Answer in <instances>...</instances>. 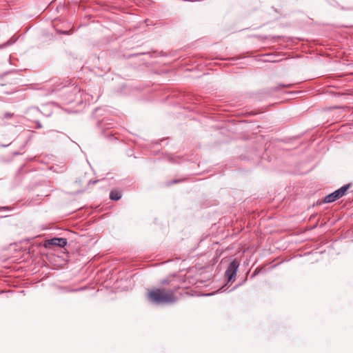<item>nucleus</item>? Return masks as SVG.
<instances>
[{"label": "nucleus", "mask_w": 353, "mask_h": 353, "mask_svg": "<svg viewBox=\"0 0 353 353\" xmlns=\"http://www.w3.org/2000/svg\"><path fill=\"white\" fill-rule=\"evenodd\" d=\"M47 245H55V246H59L60 248H63L67 245V239L65 238L54 237V238L48 240L46 246H47Z\"/></svg>", "instance_id": "nucleus-4"}, {"label": "nucleus", "mask_w": 353, "mask_h": 353, "mask_svg": "<svg viewBox=\"0 0 353 353\" xmlns=\"http://www.w3.org/2000/svg\"><path fill=\"white\" fill-rule=\"evenodd\" d=\"M12 116H13V114L10 113V112H6V113H5V114H3V119H10V118H11Z\"/></svg>", "instance_id": "nucleus-6"}, {"label": "nucleus", "mask_w": 353, "mask_h": 353, "mask_svg": "<svg viewBox=\"0 0 353 353\" xmlns=\"http://www.w3.org/2000/svg\"><path fill=\"white\" fill-rule=\"evenodd\" d=\"M1 209H6V210H8V207H3V208H0V210H1Z\"/></svg>", "instance_id": "nucleus-8"}, {"label": "nucleus", "mask_w": 353, "mask_h": 353, "mask_svg": "<svg viewBox=\"0 0 353 353\" xmlns=\"http://www.w3.org/2000/svg\"><path fill=\"white\" fill-rule=\"evenodd\" d=\"M121 194L119 191L113 190L110 194V199L114 201H118L121 199Z\"/></svg>", "instance_id": "nucleus-5"}, {"label": "nucleus", "mask_w": 353, "mask_h": 353, "mask_svg": "<svg viewBox=\"0 0 353 353\" xmlns=\"http://www.w3.org/2000/svg\"><path fill=\"white\" fill-rule=\"evenodd\" d=\"M38 128H41V125L39 123H38Z\"/></svg>", "instance_id": "nucleus-9"}, {"label": "nucleus", "mask_w": 353, "mask_h": 353, "mask_svg": "<svg viewBox=\"0 0 353 353\" xmlns=\"http://www.w3.org/2000/svg\"><path fill=\"white\" fill-rule=\"evenodd\" d=\"M60 33L61 34H68V32H67V31H61Z\"/></svg>", "instance_id": "nucleus-7"}, {"label": "nucleus", "mask_w": 353, "mask_h": 353, "mask_svg": "<svg viewBox=\"0 0 353 353\" xmlns=\"http://www.w3.org/2000/svg\"><path fill=\"white\" fill-rule=\"evenodd\" d=\"M239 263L236 259H234L231 263L229 264L225 275L228 278V281H232L236 277V271L239 268Z\"/></svg>", "instance_id": "nucleus-3"}, {"label": "nucleus", "mask_w": 353, "mask_h": 353, "mask_svg": "<svg viewBox=\"0 0 353 353\" xmlns=\"http://www.w3.org/2000/svg\"><path fill=\"white\" fill-rule=\"evenodd\" d=\"M167 283V282H166V281H162V283H163V284H165V283Z\"/></svg>", "instance_id": "nucleus-10"}, {"label": "nucleus", "mask_w": 353, "mask_h": 353, "mask_svg": "<svg viewBox=\"0 0 353 353\" xmlns=\"http://www.w3.org/2000/svg\"><path fill=\"white\" fill-rule=\"evenodd\" d=\"M148 299L152 303L161 305L173 303L177 298L173 290L156 288L148 291Z\"/></svg>", "instance_id": "nucleus-1"}, {"label": "nucleus", "mask_w": 353, "mask_h": 353, "mask_svg": "<svg viewBox=\"0 0 353 353\" xmlns=\"http://www.w3.org/2000/svg\"><path fill=\"white\" fill-rule=\"evenodd\" d=\"M349 188V184L343 185L339 189L333 192L332 193L327 195L323 199V203H332L336 200L341 198L343 196L345 195L346 191L348 190Z\"/></svg>", "instance_id": "nucleus-2"}]
</instances>
